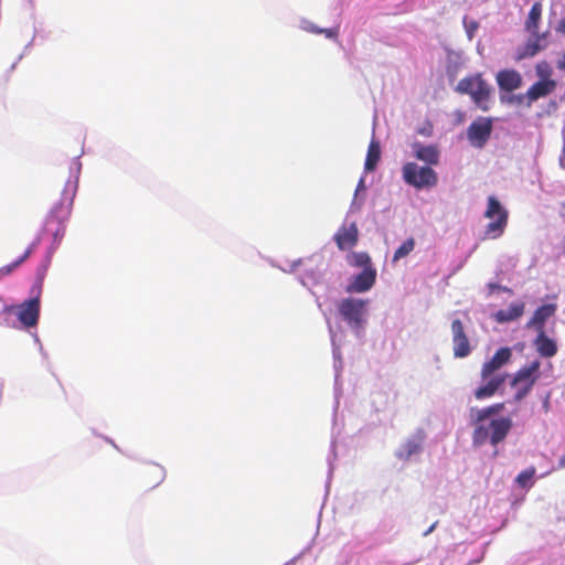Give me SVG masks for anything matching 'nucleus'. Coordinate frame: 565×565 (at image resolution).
Returning a JSON list of instances; mask_svg holds the SVG:
<instances>
[{
	"label": "nucleus",
	"mask_w": 565,
	"mask_h": 565,
	"mask_svg": "<svg viewBox=\"0 0 565 565\" xmlns=\"http://www.w3.org/2000/svg\"><path fill=\"white\" fill-rule=\"evenodd\" d=\"M376 280V269L367 266L360 274L353 277L352 281L347 286L348 292H365L370 290Z\"/></svg>",
	"instance_id": "11"
},
{
	"label": "nucleus",
	"mask_w": 565,
	"mask_h": 565,
	"mask_svg": "<svg viewBox=\"0 0 565 565\" xmlns=\"http://www.w3.org/2000/svg\"><path fill=\"white\" fill-rule=\"evenodd\" d=\"M153 476V480L148 483L149 487H156L158 486L162 480L164 476L163 468L158 465H151L148 466L143 471V477L148 478Z\"/></svg>",
	"instance_id": "26"
},
{
	"label": "nucleus",
	"mask_w": 565,
	"mask_h": 565,
	"mask_svg": "<svg viewBox=\"0 0 565 565\" xmlns=\"http://www.w3.org/2000/svg\"><path fill=\"white\" fill-rule=\"evenodd\" d=\"M525 309L524 302H513L507 309H501L493 315V318L499 323L510 322L523 316Z\"/></svg>",
	"instance_id": "18"
},
{
	"label": "nucleus",
	"mask_w": 565,
	"mask_h": 565,
	"mask_svg": "<svg viewBox=\"0 0 565 565\" xmlns=\"http://www.w3.org/2000/svg\"><path fill=\"white\" fill-rule=\"evenodd\" d=\"M30 255V249H26L23 255L18 257L12 264L1 267L0 275H9L15 267L22 264Z\"/></svg>",
	"instance_id": "28"
},
{
	"label": "nucleus",
	"mask_w": 565,
	"mask_h": 565,
	"mask_svg": "<svg viewBox=\"0 0 565 565\" xmlns=\"http://www.w3.org/2000/svg\"><path fill=\"white\" fill-rule=\"evenodd\" d=\"M536 470L534 467H530L523 471H521L516 478H515V482L518 483L519 487L525 489V488H530L532 487L533 482H532V479L535 475Z\"/></svg>",
	"instance_id": "27"
},
{
	"label": "nucleus",
	"mask_w": 565,
	"mask_h": 565,
	"mask_svg": "<svg viewBox=\"0 0 565 565\" xmlns=\"http://www.w3.org/2000/svg\"><path fill=\"white\" fill-rule=\"evenodd\" d=\"M483 215L486 218L490 220L484 227L483 238L494 239L500 237L508 225L509 212L495 196L488 198V204Z\"/></svg>",
	"instance_id": "4"
},
{
	"label": "nucleus",
	"mask_w": 565,
	"mask_h": 565,
	"mask_svg": "<svg viewBox=\"0 0 565 565\" xmlns=\"http://www.w3.org/2000/svg\"><path fill=\"white\" fill-rule=\"evenodd\" d=\"M535 347L541 356L552 358L557 352V345L554 340L548 338L544 330L539 331V335L535 340Z\"/></svg>",
	"instance_id": "20"
},
{
	"label": "nucleus",
	"mask_w": 565,
	"mask_h": 565,
	"mask_svg": "<svg viewBox=\"0 0 565 565\" xmlns=\"http://www.w3.org/2000/svg\"><path fill=\"white\" fill-rule=\"evenodd\" d=\"M76 191L77 180H67L60 199L53 203L43 227V236L47 238V243L56 245L64 237Z\"/></svg>",
	"instance_id": "1"
},
{
	"label": "nucleus",
	"mask_w": 565,
	"mask_h": 565,
	"mask_svg": "<svg viewBox=\"0 0 565 565\" xmlns=\"http://www.w3.org/2000/svg\"><path fill=\"white\" fill-rule=\"evenodd\" d=\"M381 159V147L379 141L372 140L367 148L366 159L364 163L365 171H373Z\"/></svg>",
	"instance_id": "24"
},
{
	"label": "nucleus",
	"mask_w": 565,
	"mask_h": 565,
	"mask_svg": "<svg viewBox=\"0 0 565 565\" xmlns=\"http://www.w3.org/2000/svg\"><path fill=\"white\" fill-rule=\"evenodd\" d=\"M557 87L556 81L545 78L544 81L535 82L527 89V107H531L534 102L551 95Z\"/></svg>",
	"instance_id": "13"
},
{
	"label": "nucleus",
	"mask_w": 565,
	"mask_h": 565,
	"mask_svg": "<svg viewBox=\"0 0 565 565\" xmlns=\"http://www.w3.org/2000/svg\"><path fill=\"white\" fill-rule=\"evenodd\" d=\"M359 231L355 223L343 224L334 238L338 247H353L358 243Z\"/></svg>",
	"instance_id": "16"
},
{
	"label": "nucleus",
	"mask_w": 565,
	"mask_h": 565,
	"mask_svg": "<svg viewBox=\"0 0 565 565\" xmlns=\"http://www.w3.org/2000/svg\"><path fill=\"white\" fill-rule=\"evenodd\" d=\"M508 103H510L512 105H518V106L524 105L527 107V92L525 94H516V95L509 96Z\"/></svg>",
	"instance_id": "30"
},
{
	"label": "nucleus",
	"mask_w": 565,
	"mask_h": 565,
	"mask_svg": "<svg viewBox=\"0 0 565 565\" xmlns=\"http://www.w3.org/2000/svg\"><path fill=\"white\" fill-rule=\"evenodd\" d=\"M558 468L559 469H564L565 468V454L558 460Z\"/></svg>",
	"instance_id": "37"
},
{
	"label": "nucleus",
	"mask_w": 565,
	"mask_h": 565,
	"mask_svg": "<svg viewBox=\"0 0 565 565\" xmlns=\"http://www.w3.org/2000/svg\"><path fill=\"white\" fill-rule=\"evenodd\" d=\"M12 310L25 328L36 326L40 317V291L31 299L13 307Z\"/></svg>",
	"instance_id": "8"
},
{
	"label": "nucleus",
	"mask_w": 565,
	"mask_h": 565,
	"mask_svg": "<svg viewBox=\"0 0 565 565\" xmlns=\"http://www.w3.org/2000/svg\"><path fill=\"white\" fill-rule=\"evenodd\" d=\"M492 132L491 118L479 117L470 124L467 129V137L473 147L482 148L489 140Z\"/></svg>",
	"instance_id": "9"
},
{
	"label": "nucleus",
	"mask_w": 565,
	"mask_h": 565,
	"mask_svg": "<svg viewBox=\"0 0 565 565\" xmlns=\"http://www.w3.org/2000/svg\"><path fill=\"white\" fill-rule=\"evenodd\" d=\"M436 525H437V522H435L434 524H431V525L429 526V529L424 533V535H428V534H430V533L435 530Z\"/></svg>",
	"instance_id": "39"
},
{
	"label": "nucleus",
	"mask_w": 565,
	"mask_h": 565,
	"mask_svg": "<svg viewBox=\"0 0 565 565\" xmlns=\"http://www.w3.org/2000/svg\"><path fill=\"white\" fill-rule=\"evenodd\" d=\"M473 425L472 444L473 446H482L490 443L497 446L502 443L512 428V419L510 417H498L484 424V422L471 423Z\"/></svg>",
	"instance_id": "3"
},
{
	"label": "nucleus",
	"mask_w": 565,
	"mask_h": 565,
	"mask_svg": "<svg viewBox=\"0 0 565 565\" xmlns=\"http://www.w3.org/2000/svg\"><path fill=\"white\" fill-rule=\"evenodd\" d=\"M482 81L483 78L480 74L467 76L458 82L456 90L471 96Z\"/></svg>",
	"instance_id": "23"
},
{
	"label": "nucleus",
	"mask_w": 565,
	"mask_h": 565,
	"mask_svg": "<svg viewBox=\"0 0 565 565\" xmlns=\"http://www.w3.org/2000/svg\"><path fill=\"white\" fill-rule=\"evenodd\" d=\"M495 79L500 90L509 93L520 88L523 82L521 74L512 68L499 71Z\"/></svg>",
	"instance_id": "12"
},
{
	"label": "nucleus",
	"mask_w": 565,
	"mask_h": 565,
	"mask_svg": "<svg viewBox=\"0 0 565 565\" xmlns=\"http://www.w3.org/2000/svg\"><path fill=\"white\" fill-rule=\"evenodd\" d=\"M559 164L563 169H565V142L562 149V153L559 156Z\"/></svg>",
	"instance_id": "36"
},
{
	"label": "nucleus",
	"mask_w": 565,
	"mask_h": 565,
	"mask_svg": "<svg viewBox=\"0 0 565 565\" xmlns=\"http://www.w3.org/2000/svg\"><path fill=\"white\" fill-rule=\"evenodd\" d=\"M557 306L555 303H547L539 307L532 318L527 321L526 328H535L537 331L544 330L545 321L555 315Z\"/></svg>",
	"instance_id": "15"
},
{
	"label": "nucleus",
	"mask_w": 565,
	"mask_h": 565,
	"mask_svg": "<svg viewBox=\"0 0 565 565\" xmlns=\"http://www.w3.org/2000/svg\"><path fill=\"white\" fill-rule=\"evenodd\" d=\"M454 355L455 358H466L471 353V347L468 335L465 332L463 323L459 319L451 322Z\"/></svg>",
	"instance_id": "10"
},
{
	"label": "nucleus",
	"mask_w": 565,
	"mask_h": 565,
	"mask_svg": "<svg viewBox=\"0 0 565 565\" xmlns=\"http://www.w3.org/2000/svg\"><path fill=\"white\" fill-rule=\"evenodd\" d=\"M412 148L417 160L423 161L428 166H437L439 163L440 151L436 145L414 142Z\"/></svg>",
	"instance_id": "14"
},
{
	"label": "nucleus",
	"mask_w": 565,
	"mask_h": 565,
	"mask_svg": "<svg viewBox=\"0 0 565 565\" xmlns=\"http://www.w3.org/2000/svg\"><path fill=\"white\" fill-rule=\"evenodd\" d=\"M411 249H396L393 259L397 260L402 257H405Z\"/></svg>",
	"instance_id": "32"
},
{
	"label": "nucleus",
	"mask_w": 565,
	"mask_h": 565,
	"mask_svg": "<svg viewBox=\"0 0 565 565\" xmlns=\"http://www.w3.org/2000/svg\"><path fill=\"white\" fill-rule=\"evenodd\" d=\"M407 447H408V450H407L408 456L418 451V446L416 444H408Z\"/></svg>",
	"instance_id": "35"
},
{
	"label": "nucleus",
	"mask_w": 565,
	"mask_h": 565,
	"mask_svg": "<svg viewBox=\"0 0 565 565\" xmlns=\"http://www.w3.org/2000/svg\"><path fill=\"white\" fill-rule=\"evenodd\" d=\"M536 75L540 77V81H544L545 78H551L552 68L550 64L545 61L540 62L535 66Z\"/></svg>",
	"instance_id": "29"
},
{
	"label": "nucleus",
	"mask_w": 565,
	"mask_h": 565,
	"mask_svg": "<svg viewBox=\"0 0 565 565\" xmlns=\"http://www.w3.org/2000/svg\"><path fill=\"white\" fill-rule=\"evenodd\" d=\"M369 300L345 298L338 303V311L348 326L360 330L366 322Z\"/></svg>",
	"instance_id": "5"
},
{
	"label": "nucleus",
	"mask_w": 565,
	"mask_h": 565,
	"mask_svg": "<svg viewBox=\"0 0 565 565\" xmlns=\"http://www.w3.org/2000/svg\"><path fill=\"white\" fill-rule=\"evenodd\" d=\"M489 288H490L491 290H494V289L499 288V286H498V285H495V284H489Z\"/></svg>",
	"instance_id": "42"
},
{
	"label": "nucleus",
	"mask_w": 565,
	"mask_h": 565,
	"mask_svg": "<svg viewBox=\"0 0 565 565\" xmlns=\"http://www.w3.org/2000/svg\"><path fill=\"white\" fill-rule=\"evenodd\" d=\"M491 96V87L483 79L482 83L476 88V92L470 96L473 103L482 110L489 109V100Z\"/></svg>",
	"instance_id": "21"
},
{
	"label": "nucleus",
	"mask_w": 565,
	"mask_h": 565,
	"mask_svg": "<svg viewBox=\"0 0 565 565\" xmlns=\"http://www.w3.org/2000/svg\"><path fill=\"white\" fill-rule=\"evenodd\" d=\"M550 399H551V393H547L546 396L543 399V403H542V407H543L544 413H548L550 409H551Z\"/></svg>",
	"instance_id": "31"
},
{
	"label": "nucleus",
	"mask_w": 565,
	"mask_h": 565,
	"mask_svg": "<svg viewBox=\"0 0 565 565\" xmlns=\"http://www.w3.org/2000/svg\"><path fill=\"white\" fill-rule=\"evenodd\" d=\"M504 409V403H495L487 407H471L469 411L470 423L486 422Z\"/></svg>",
	"instance_id": "17"
},
{
	"label": "nucleus",
	"mask_w": 565,
	"mask_h": 565,
	"mask_svg": "<svg viewBox=\"0 0 565 565\" xmlns=\"http://www.w3.org/2000/svg\"><path fill=\"white\" fill-rule=\"evenodd\" d=\"M402 173L404 181L416 189L434 188L438 183V175L431 167L407 162L403 166Z\"/></svg>",
	"instance_id": "6"
},
{
	"label": "nucleus",
	"mask_w": 565,
	"mask_h": 565,
	"mask_svg": "<svg viewBox=\"0 0 565 565\" xmlns=\"http://www.w3.org/2000/svg\"><path fill=\"white\" fill-rule=\"evenodd\" d=\"M541 366L540 361H533L529 365L521 367L513 376L511 386L515 387V394L513 396L514 402H521L532 391Z\"/></svg>",
	"instance_id": "7"
},
{
	"label": "nucleus",
	"mask_w": 565,
	"mask_h": 565,
	"mask_svg": "<svg viewBox=\"0 0 565 565\" xmlns=\"http://www.w3.org/2000/svg\"><path fill=\"white\" fill-rule=\"evenodd\" d=\"M419 134L425 135V136H429L431 134V127H429L427 129L424 128V129L419 130Z\"/></svg>",
	"instance_id": "38"
},
{
	"label": "nucleus",
	"mask_w": 565,
	"mask_h": 565,
	"mask_svg": "<svg viewBox=\"0 0 565 565\" xmlns=\"http://www.w3.org/2000/svg\"><path fill=\"white\" fill-rule=\"evenodd\" d=\"M512 358L510 348H500L494 355L483 363L480 372L481 380L486 384L479 386L475 391V397L479 401L492 397L498 390L504 384L508 377L507 373H498V371L507 365Z\"/></svg>",
	"instance_id": "2"
},
{
	"label": "nucleus",
	"mask_w": 565,
	"mask_h": 565,
	"mask_svg": "<svg viewBox=\"0 0 565 565\" xmlns=\"http://www.w3.org/2000/svg\"><path fill=\"white\" fill-rule=\"evenodd\" d=\"M533 38L529 39L522 49H520L516 53L515 60L521 61L526 57H532L536 55L543 46L541 45V41L545 39L544 34H532Z\"/></svg>",
	"instance_id": "19"
},
{
	"label": "nucleus",
	"mask_w": 565,
	"mask_h": 565,
	"mask_svg": "<svg viewBox=\"0 0 565 565\" xmlns=\"http://www.w3.org/2000/svg\"><path fill=\"white\" fill-rule=\"evenodd\" d=\"M347 262L354 267H360L362 269L366 268L367 266H372L371 264V257L365 252L360 253H350L347 255Z\"/></svg>",
	"instance_id": "25"
},
{
	"label": "nucleus",
	"mask_w": 565,
	"mask_h": 565,
	"mask_svg": "<svg viewBox=\"0 0 565 565\" xmlns=\"http://www.w3.org/2000/svg\"><path fill=\"white\" fill-rule=\"evenodd\" d=\"M413 244H414L413 239H409V241L405 242L401 247H413Z\"/></svg>",
	"instance_id": "41"
},
{
	"label": "nucleus",
	"mask_w": 565,
	"mask_h": 565,
	"mask_svg": "<svg viewBox=\"0 0 565 565\" xmlns=\"http://www.w3.org/2000/svg\"><path fill=\"white\" fill-rule=\"evenodd\" d=\"M558 68L561 70H564L565 68V54L563 56V58L558 62Z\"/></svg>",
	"instance_id": "40"
},
{
	"label": "nucleus",
	"mask_w": 565,
	"mask_h": 565,
	"mask_svg": "<svg viewBox=\"0 0 565 565\" xmlns=\"http://www.w3.org/2000/svg\"><path fill=\"white\" fill-rule=\"evenodd\" d=\"M287 565V564H286Z\"/></svg>",
	"instance_id": "43"
},
{
	"label": "nucleus",
	"mask_w": 565,
	"mask_h": 565,
	"mask_svg": "<svg viewBox=\"0 0 565 565\" xmlns=\"http://www.w3.org/2000/svg\"><path fill=\"white\" fill-rule=\"evenodd\" d=\"M542 11L543 7L541 2L533 3L525 21V30L531 34L539 33V23L542 17Z\"/></svg>",
	"instance_id": "22"
},
{
	"label": "nucleus",
	"mask_w": 565,
	"mask_h": 565,
	"mask_svg": "<svg viewBox=\"0 0 565 565\" xmlns=\"http://www.w3.org/2000/svg\"><path fill=\"white\" fill-rule=\"evenodd\" d=\"M318 33H324L328 38L337 36V31L333 29L316 30Z\"/></svg>",
	"instance_id": "33"
},
{
	"label": "nucleus",
	"mask_w": 565,
	"mask_h": 565,
	"mask_svg": "<svg viewBox=\"0 0 565 565\" xmlns=\"http://www.w3.org/2000/svg\"><path fill=\"white\" fill-rule=\"evenodd\" d=\"M556 31L558 33L565 34V17L559 21Z\"/></svg>",
	"instance_id": "34"
}]
</instances>
